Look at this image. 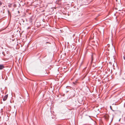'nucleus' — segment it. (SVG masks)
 Masks as SVG:
<instances>
[{"instance_id": "nucleus-5", "label": "nucleus", "mask_w": 125, "mask_h": 125, "mask_svg": "<svg viewBox=\"0 0 125 125\" xmlns=\"http://www.w3.org/2000/svg\"><path fill=\"white\" fill-rule=\"evenodd\" d=\"M11 4H9L8 5V6L9 8H10L11 7Z\"/></svg>"}, {"instance_id": "nucleus-7", "label": "nucleus", "mask_w": 125, "mask_h": 125, "mask_svg": "<svg viewBox=\"0 0 125 125\" xmlns=\"http://www.w3.org/2000/svg\"><path fill=\"white\" fill-rule=\"evenodd\" d=\"M110 108L113 111V110L112 109V108L111 106H110Z\"/></svg>"}, {"instance_id": "nucleus-4", "label": "nucleus", "mask_w": 125, "mask_h": 125, "mask_svg": "<svg viewBox=\"0 0 125 125\" xmlns=\"http://www.w3.org/2000/svg\"><path fill=\"white\" fill-rule=\"evenodd\" d=\"M77 80H76L75 82H73V84L74 85H77Z\"/></svg>"}, {"instance_id": "nucleus-6", "label": "nucleus", "mask_w": 125, "mask_h": 125, "mask_svg": "<svg viewBox=\"0 0 125 125\" xmlns=\"http://www.w3.org/2000/svg\"><path fill=\"white\" fill-rule=\"evenodd\" d=\"M2 4V2L0 0V6Z\"/></svg>"}, {"instance_id": "nucleus-2", "label": "nucleus", "mask_w": 125, "mask_h": 125, "mask_svg": "<svg viewBox=\"0 0 125 125\" xmlns=\"http://www.w3.org/2000/svg\"><path fill=\"white\" fill-rule=\"evenodd\" d=\"M8 97V95H6L4 96L3 98V101H6Z\"/></svg>"}, {"instance_id": "nucleus-8", "label": "nucleus", "mask_w": 125, "mask_h": 125, "mask_svg": "<svg viewBox=\"0 0 125 125\" xmlns=\"http://www.w3.org/2000/svg\"><path fill=\"white\" fill-rule=\"evenodd\" d=\"M123 58H124V59L125 60V56H124L123 57Z\"/></svg>"}, {"instance_id": "nucleus-11", "label": "nucleus", "mask_w": 125, "mask_h": 125, "mask_svg": "<svg viewBox=\"0 0 125 125\" xmlns=\"http://www.w3.org/2000/svg\"><path fill=\"white\" fill-rule=\"evenodd\" d=\"M46 43H49V42H46Z\"/></svg>"}, {"instance_id": "nucleus-3", "label": "nucleus", "mask_w": 125, "mask_h": 125, "mask_svg": "<svg viewBox=\"0 0 125 125\" xmlns=\"http://www.w3.org/2000/svg\"><path fill=\"white\" fill-rule=\"evenodd\" d=\"M4 66L3 65L0 64V70H2L4 68Z\"/></svg>"}, {"instance_id": "nucleus-10", "label": "nucleus", "mask_w": 125, "mask_h": 125, "mask_svg": "<svg viewBox=\"0 0 125 125\" xmlns=\"http://www.w3.org/2000/svg\"><path fill=\"white\" fill-rule=\"evenodd\" d=\"M8 13H9V10H8Z\"/></svg>"}, {"instance_id": "nucleus-1", "label": "nucleus", "mask_w": 125, "mask_h": 125, "mask_svg": "<svg viewBox=\"0 0 125 125\" xmlns=\"http://www.w3.org/2000/svg\"><path fill=\"white\" fill-rule=\"evenodd\" d=\"M13 13L14 15L15 16H18L21 15L20 12L18 9H14L13 10Z\"/></svg>"}, {"instance_id": "nucleus-9", "label": "nucleus", "mask_w": 125, "mask_h": 125, "mask_svg": "<svg viewBox=\"0 0 125 125\" xmlns=\"http://www.w3.org/2000/svg\"><path fill=\"white\" fill-rule=\"evenodd\" d=\"M125 47V44H124L123 46V48H124Z\"/></svg>"}]
</instances>
